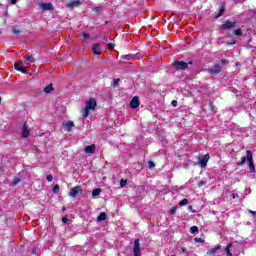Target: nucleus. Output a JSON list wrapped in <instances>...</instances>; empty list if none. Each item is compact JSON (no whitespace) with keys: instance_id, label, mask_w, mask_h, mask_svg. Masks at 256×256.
<instances>
[{"instance_id":"nucleus-17","label":"nucleus","mask_w":256,"mask_h":256,"mask_svg":"<svg viewBox=\"0 0 256 256\" xmlns=\"http://www.w3.org/2000/svg\"><path fill=\"white\" fill-rule=\"evenodd\" d=\"M231 247H233V244L232 243H229L226 248H225V251L227 253V256H233V253H231Z\"/></svg>"},{"instance_id":"nucleus-41","label":"nucleus","mask_w":256,"mask_h":256,"mask_svg":"<svg viewBox=\"0 0 256 256\" xmlns=\"http://www.w3.org/2000/svg\"><path fill=\"white\" fill-rule=\"evenodd\" d=\"M8 3H11V5H15V3H17V0H8Z\"/></svg>"},{"instance_id":"nucleus-16","label":"nucleus","mask_w":256,"mask_h":256,"mask_svg":"<svg viewBox=\"0 0 256 256\" xmlns=\"http://www.w3.org/2000/svg\"><path fill=\"white\" fill-rule=\"evenodd\" d=\"M42 9L44 11H53V4H51V3H43L42 4Z\"/></svg>"},{"instance_id":"nucleus-31","label":"nucleus","mask_w":256,"mask_h":256,"mask_svg":"<svg viewBox=\"0 0 256 256\" xmlns=\"http://www.w3.org/2000/svg\"><path fill=\"white\" fill-rule=\"evenodd\" d=\"M107 47H108V49H110V51H113V49H115V44H113V43H108V44H107Z\"/></svg>"},{"instance_id":"nucleus-32","label":"nucleus","mask_w":256,"mask_h":256,"mask_svg":"<svg viewBox=\"0 0 256 256\" xmlns=\"http://www.w3.org/2000/svg\"><path fill=\"white\" fill-rule=\"evenodd\" d=\"M125 185H127V180L122 179V180L120 181V187H125Z\"/></svg>"},{"instance_id":"nucleus-37","label":"nucleus","mask_w":256,"mask_h":256,"mask_svg":"<svg viewBox=\"0 0 256 256\" xmlns=\"http://www.w3.org/2000/svg\"><path fill=\"white\" fill-rule=\"evenodd\" d=\"M47 181H49V182L53 181V175H48L47 176Z\"/></svg>"},{"instance_id":"nucleus-39","label":"nucleus","mask_w":256,"mask_h":256,"mask_svg":"<svg viewBox=\"0 0 256 256\" xmlns=\"http://www.w3.org/2000/svg\"><path fill=\"white\" fill-rule=\"evenodd\" d=\"M196 243H204V241L201 238H195Z\"/></svg>"},{"instance_id":"nucleus-12","label":"nucleus","mask_w":256,"mask_h":256,"mask_svg":"<svg viewBox=\"0 0 256 256\" xmlns=\"http://www.w3.org/2000/svg\"><path fill=\"white\" fill-rule=\"evenodd\" d=\"M79 5H81V1L80 0H74L72 2L67 3L66 7H68V9H73L74 7H79Z\"/></svg>"},{"instance_id":"nucleus-36","label":"nucleus","mask_w":256,"mask_h":256,"mask_svg":"<svg viewBox=\"0 0 256 256\" xmlns=\"http://www.w3.org/2000/svg\"><path fill=\"white\" fill-rule=\"evenodd\" d=\"M231 197H232V199H237V198L239 197V194L233 193V194L231 195Z\"/></svg>"},{"instance_id":"nucleus-19","label":"nucleus","mask_w":256,"mask_h":256,"mask_svg":"<svg viewBox=\"0 0 256 256\" xmlns=\"http://www.w3.org/2000/svg\"><path fill=\"white\" fill-rule=\"evenodd\" d=\"M99 195H101V188H96L92 191L93 197H99Z\"/></svg>"},{"instance_id":"nucleus-11","label":"nucleus","mask_w":256,"mask_h":256,"mask_svg":"<svg viewBox=\"0 0 256 256\" xmlns=\"http://www.w3.org/2000/svg\"><path fill=\"white\" fill-rule=\"evenodd\" d=\"M130 107L131 109H137L139 107V97L134 96L132 100L130 101Z\"/></svg>"},{"instance_id":"nucleus-43","label":"nucleus","mask_w":256,"mask_h":256,"mask_svg":"<svg viewBox=\"0 0 256 256\" xmlns=\"http://www.w3.org/2000/svg\"><path fill=\"white\" fill-rule=\"evenodd\" d=\"M249 213L253 215V217H256V211L250 210Z\"/></svg>"},{"instance_id":"nucleus-33","label":"nucleus","mask_w":256,"mask_h":256,"mask_svg":"<svg viewBox=\"0 0 256 256\" xmlns=\"http://www.w3.org/2000/svg\"><path fill=\"white\" fill-rule=\"evenodd\" d=\"M12 33H14V35H19V33H21V30L13 28Z\"/></svg>"},{"instance_id":"nucleus-10","label":"nucleus","mask_w":256,"mask_h":256,"mask_svg":"<svg viewBox=\"0 0 256 256\" xmlns=\"http://www.w3.org/2000/svg\"><path fill=\"white\" fill-rule=\"evenodd\" d=\"M235 25H237V22L226 21L222 24L221 29L223 30L233 29Z\"/></svg>"},{"instance_id":"nucleus-40","label":"nucleus","mask_w":256,"mask_h":256,"mask_svg":"<svg viewBox=\"0 0 256 256\" xmlns=\"http://www.w3.org/2000/svg\"><path fill=\"white\" fill-rule=\"evenodd\" d=\"M123 59H125L126 61H129V60L131 59V56H130V55H125V56L123 57Z\"/></svg>"},{"instance_id":"nucleus-1","label":"nucleus","mask_w":256,"mask_h":256,"mask_svg":"<svg viewBox=\"0 0 256 256\" xmlns=\"http://www.w3.org/2000/svg\"><path fill=\"white\" fill-rule=\"evenodd\" d=\"M247 161L250 172L255 173V164H253V152H251L250 150L246 151V157L243 156L241 158V161L237 162L236 165L237 167H241L244 163H247Z\"/></svg>"},{"instance_id":"nucleus-3","label":"nucleus","mask_w":256,"mask_h":256,"mask_svg":"<svg viewBox=\"0 0 256 256\" xmlns=\"http://www.w3.org/2000/svg\"><path fill=\"white\" fill-rule=\"evenodd\" d=\"M193 62L187 63L185 61H174L172 63L173 68L176 71H185V69H188L189 65H192Z\"/></svg>"},{"instance_id":"nucleus-18","label":"nucleus","mask_w":256,"mask_h":256,"mask_svg":"<svg viewBox=\"0 0 256 256\" xmlns=\"http://www.w3.org/2000/svg\"><path fill=\"white\" fill-rule=\"evenodd\" d=\"M14 69H16V71H20V73H27V70L22 68L21 65H19L17 63L14 65Z\"/></svg>"},{"instance_id":"nucleus-27","label":"nucleus","mask_w":256,"mask_h":256,"mask_svg":"<svg viewBox=\"0 0 256 256\" xmlns=\"http://www.w3.org/2000/svg\"><path fill=\"white\" fill-rule=\"evenodd\" d=\"M19 183H21V180L17 177L14 178L13 183H12V187H15V185H19Z\"/></svg>"},{"instance_id":"nucleus-45","label":"nucleus","mask_w":256,"mask_h":256,"mask_svg":"<svg viewBox=\"0 0 256 256\" xmlns=\"http://www.w3.org/2000/svg\"><path fill=\"white\" fill-rule=\"evenodd\" d=\"M222 65H225V63H229L227 60H221Z\"/></svg>"},{"instance_id":"nucleus-6","label":"nucleus","mask_w":256,"mask_h":256,"mask_svg":"<svg viewBox=\"0 0 256 256\" xmlns=\"http://www.w3.org/2000/svg\"><path fill=\"white\" fill-rule=\"evenodd\" d=\"M198 161L200 167H207V163L209 162V154H206L204 156H198Z\"/></svg>"},{"instance_id":"nucleus-13","label":"nucleus","mask_w":256,"mask_h":256,"mask_svg":"<svg viewBox=\"0 0 256 256\" xmlns=\"http://www.w3.org/2000/svg\"><path fill=\"white\" fill-rule=\"evenodd\" d=\"M92 53L94 55H101V46L99 44H93Z\"/></svg>"},{"instance_id":"nucleus-38","label":"nucleus","mask_w":256,"mask_h":256,"mask_svg":"<svg viewBox=\"0 0 256 256\" xmlns=\"http://www.w3.org/2000/svg\"><path fill=\"white\" fill-rule=\"evenodd\" d=\"M176 209L175 208H172L171 210H170V215H175V213H176Z\"/></svg>"},{"instance_id":"nucleus-8","label":"nucleus","mask_w":256,"mask_h":256,"mask_svg":"<svg viewBox=\"0 0 256 256\" xmlns=\"http://www.w3.org/2000/svg\"><path fill=\"white\" fill-rule=\"evenodd\" d=\"M29 135H31V130L29 129V126L27 125V122H25L23 127H22V137L24 139H27V137H29Z\"/></svg>"},{"instance_id":"nucleus-20","label":"nucleus","mask_w":256,"mask_h":256,"mask_svg":"<svg viewBox=\"0 0 256 256\" xmlns=\"http://www.w3.org/2000/svg\"><path fill=\"white\" fill-rule=\"evenodd\" d=\"M98 221H105L106 219H107V214L105 213V212H102V213H100L99 214V216H98Z\"/></svg>"},{"instance_id":"nucleus-46","label":"nucleus","mask_w":256,"mask_h":256,"mask_svg":"<svg viewBox=\"0 0 256 256\" xmlns=\"http://www.w3.org/2000/svg\"><path fill=\"white\" fill-rule=\"evenodd\" d=\"M62 221H63L64 223H67V221H69V220L67 219V217H64V218H62Z\"/></svg>"},{"instance_id":"nucleus-42","label":"nucleus","mask_w":256,"mask_h":256,"mask_svg":"<svg viewBox=\"0 0 256 256\" xmlns=\"http://www.w3.org/2000/svg\"><path fill=\"white\" fill-rule=\"evenodd\" d=\"M202 185H205V181L198 182V187H202Z\"/></svg>"},{"instance_id":"nucleus-44","label":"nucleus","mask_w":256,"mask_h":256,"mask_svg":"<svg viewBox=\"0 0 256 256\" xmlns=\"http://www.w3.org/2000/svg\"><path fill=\"white\" fill-rule=\"evenodd\" d=\"M172 105H173V107H177V100H173Z\"/></svg>"},{"instance_id":"nucleus-22","label":"nucleus","mask_w":256,"mask_h":256,"mask_svg":"<svg viewBox=\"0 0 256 256\" xmlns=\"http://www.w3.org/2000/svg\"><path fill=\"white\" fill-rule=\"evenodd\" d=\"M53 91V84H49L44 88V93H51Z\"/></svg>"},{"instance_id":"nucleus-49","label":"nucleus","mask_w":256,"mask_h":256,"mask_svg":"<svg viewBox=\"0 0 256 256\" xmlns=\"http://www.w3.org/2000/svg\"><path fill=\"white\" fill-rule=\"evenodd\" d=\"M105 40H106V41H108V39H107V38H105Z\"/></svg>"},{"instance_id":"nucleus-25","label":"nucleus","mask_w":256,"mask_h":256,"mask_svg":"<svg viewBox=\"0 0 256 256\" xmlns=\"http://www.w3.org/2000/svg\"><path fill=\"white\" fill-rule=\"evenodd\" d=\"M179 205H180V207H183V206H185V205H189V200H187V199H183V200H181L180 202H179Z\"/></svg>"},{"instance_id":"nucleus-26","label":"nucleus","mask_w":256,"mask_h":256,"mask_svg":"<svg viewBox=\"0 0 256 256\" xmlns=\"http://www.w3.org/2000/svg\"><path fill=\"white\" fill-rule=\"evenodd\" d=\"M223 13H225V8L221 7L219 9L218 14L216 15V19H219V17H221V15H223Z\"/></svg>"},{"instance_id":"nucleus-48","label":"nucleus","mask_w":256,"mask_h":256,"mask_svg":"<svg viewBox=\"0 0 256 256\" xmlns=\"http://www.w3.org/2000/svg\"><path fill=\"white\" fill-rule=\"evenodd\" d=\"M181 251H182V253H185L186 249L182 247Z\"/></svg>"},{"instance_id":"nucleus-9","label":"nucleus","mask_w":256,"mask_h":256,"mask_svg":"<svg viewBox=\"0 0 256 256\" xmlns=\"http://www.w3.org/2000/svg\"><path fill=\"white\" fill-rule=\"evenodd\" d=\"M221 69V66L219 64H216L208 70V73H210L211 75H219V73H221Z\"/></svg>"},{"instance_id":"nucleus-15","label":"nucleus","mask_w":256,"mask_h":256,"mask_svg":"<svg viewBox=\"0 0 256 256\" xmlns=\"http://www.w3.org/2000/svg\"><path fill=\"white\" fill-rule=\"evenodd\" d=\"M95 149H96L95 144H92L90 146H86L84 151H85V153L93 154V153H95Z\"/></svg>"},{"instance_id":"nucleus-7","label":"nucleus","mask_w":256,"mask_h":256,"mask_svg":"<svg viewBox=\"0 0 256 256\" xmlns=\"http://www.w3.org/2000/svg\"><path fill=\"white\" fill-rule=\"evenodd\" d=\"M62 127H64V131L71 133V129L75 127V123H73V121L63 122Z\"/></svg>"},{"instance_id":"nucleus-5","label":"nucleus","mask_w":256,"mask_h":256,"mask_svg":"<svg viewBox=\"0 0 256 256\" xmlns=\"http://www.w3.org/2000/svg\"><path fill=\"white\" fill-rule=\"evenodd\" d=\"M133 255L134 256H141V244L139 243V239H136L134 241Z\"/></svg>"},{"instance_id":"nucleus-23","label":"nucleus","mask_w":256,"mask_h":256,"mask_svg":"<svg viewBox=\"0 0 256 256\" xmlns=\"http://www.w3.org/2000/svg\"><path fill=\"white\" fill-rule=\"evenodd\" d=\"M233 33L237 37H241V35H243V30H241V28H238V29L234 30Z\"/></svg>"},{"instance_id":"nucleus-21","label":"nucleus","mask_w":256,"mask_h":256,"mask_svg":"<svg viewBox=\"0 0 256 256\" xmlns=\"http://www.w3.org/2000/svg\"><path fill=\"white\" fill-rule=\"evenodd\" d=\"M119 81H121V79H113L111 86L114 87V89H117V87H119Z\"/></svg>"},{"instance_id":"nucleus-28","label":"nucleus","mask_w":256,"mask_h":256,"mask_svg":"<svg viewBox=\"0 0 256 256\" xmlns=\"http://www.w3.org/2000/svg\"><path fill=\"white\" fill-rule=\"evenodd\" d=\"M93 11L94 13H99L100 11H103V7L102 6L94 7Z\"/></svg>"},{"instance_id":"nucleus-29","label":"nucleus","mask_w":256,"mask_h":256,"mask_svg":"<svg viewBox=\"0 0 256 256\" xmlns=\"http://www.w3.org/2000/svg\"><path fill=\"white\" fill-rule=\"evenodd\" d=\"M26 61H30V63H35V58L33 56H27Z\"/></svg>"},{"instance_id":"nucleus-2","label":"nucleus","mask_w":256,"mask_h":256,"mask_svg":"<svg viewBox=\"0 0 256 256\" xmlns=\"http://www.w3.org/2000/svg\"><path fill=\"white\" fill-rule=\"evenodd\" d=\"M85 108L82 111V115L84 118L89 117V111H95L97 107V101L93 98L89 99L85 102Z\"/></svg>"},{"instance_id":"nucleus-14","label":"nucleus","mask_w":256,"mask_h":256,"mask_svg":"<svg viewBox=\"0 0 256 256\" xmlns=\"http://www.w3.org/2000/svg\"><path fill=\"white\" fill-rule=\"evenodd\" d=\"M221 249V245H217L214 248H211L210 250H208L207 255L213 256L215 255V253H217V251H219Z\"/></svg>"},{"instance_id":"nucleus-4","label":"nucleus","mask_w":256,"mask_h":256,"mask_svg":"<svg viewBox=\"0 0 256 256\" xmlns=\"http://www.w3.org/2000/svg\"><path fill=\"white\" fill-rule=\"evenodd\" d=\"M78 195H83V189H81V186H75L70 189L69 196L70 197H78Z\"/></svg>"},{"instance_id":"nucleus-30","label":"nucleus","mask_w":256,"mask_h":256,"mask_svg":"<svg viewBox=\"0 0 256 256\" xmlns=\"http://www.w3.org/2000/svg\"><path fill=\"white\" fill-rule=\"evenodd\" d=\"M153 167H155V162L149 160V161H148V168H149V169H153Z\"/></svg>"},{"instance_id":"nucleus-24","label":"nucleus","mask_w":256,"mask_h":256,"mask_svg":"<svg viewBox=\"0 0 256 256\" xmlns=\"http://www.w3.org/2000/svg\"><path fill=\"white\" fill-rule=\"evenodd\" d=\"M190 233H192V235H195V233H199V227L197 226H192L190 228Z\"/></svg>"},{"instance_id":"nucleus-34","label":"nucleus","mask_w":256,"mask_h":256,"mask_svg":"<svg viewBox=\"0 0 256 256\" xmlns=\"http://www.w3.org/2000/svg\"><path fill=\"white\" fill-rule=\"evenodd\" d=\"M83 39H89L90 35L88 33L82 34Z\"/></svg>"},{"instance_id":"nucleus-50","label":"nucleus","mask_w":256,"mask_h":256,"mask_svg":"<svg viewBox=\"0 0 256 256\" xmlns=\"http://www.w3.org/2000/svg\"><path fill=\"white\" fill-rule=\"evenodd\" d=\"M0 35H1V31H0Z\"/></svg>"},{"instance_id":"nucleus-35","label":"nucleus","mask_w":256,"mask_h":256,"mask_svg":"<svg viewBox=\"0 0 256 256\" xmlns=\"http://www.w3.org/2000/svg\"><path fill=\"white\" fill-rule=\"evenodd\" d=\"M59 189V185L56 184L54 187H53V192L54 193H57V190Z\"/></svg>"},{"instance_id":"nucleus-47","label":"nucleus","mask_w":256,"mask_h":256,"mask_svg":"<svg viewBox=\"0 0 256 256\" xmlns=\"http://www.w3.org/2000/svg\"><path fill=\"white\" fill-rule=\"evenodd\" d=\"M36 251H37V248L34 247V248L32 249V253H36Z\"/></svg>"}]
</instances>
